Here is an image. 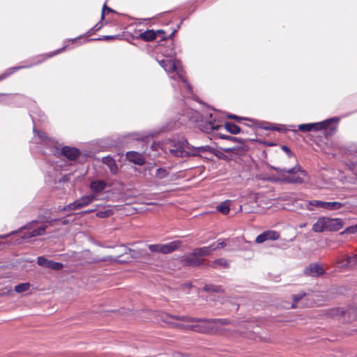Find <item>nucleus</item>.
<instances>
[{
    "label": "nucleus",
    "mask_w": 357,
    "mask_h": 357,
    "mask_svg": "<svg viewBox=\"0 0 357 357\" xmlns=\"http://www.w3.org/2000/svg\"><path fill=\"white\" fill-rule=\"evenodd\" d=\"M29 115L33 123V132H37L42 141V144L46 147L45 154H52L59 158L63 156L68 160H75L79 155L80 151L75 147L68 146H63L60 149L59 144L55 140L50 138L45 132H39L36 129V123L37 121L44 122L45 121V114L39 109H36L30 112Z\"/></svg>",
    "instance_id": "nucleus-1"
},
{
    "label": "nucleus",
    "mask_w": 357,
    "mask_h": 357,
    "mask_svg": "<svg viewBox=\"0 0 357 357\" xmlns=\"http://www.w3.org/2000/svg\"><path fill=\"white\" fill-rule=\"evenodd\" d=\"M196 322L199 324L188 326V328L197 333L213 335L220 333L223 331L222 326L228 325L231 321L228 319L198 318Z\"/></svg>",
    "instance_id": "nucleus-2"
},
{
    "label": "nucleus",
    "mask_w": 357,
    "mask_h": 357,
    "mask_svg": "<svg viewBox=\"0 0 357 357\" xmlns=\"http://www.w3.org/2000/svg\"><path fill=\"white\" fill-rule=\"evenodd\" d=\"M190 146L186 138L181 137L168 139L164 149L172 157L189 158Z\"/></svg>",
    "instance_id": "nucleus-3"
},
{
    "label": "nucleus",
    "mask_w": 357,
    "mask_h": 357,
    "mask_svg": "<svg viewBox=\"0 0 357 357\" xmlns=\"http://www.w3.org/2000/svg\"><path fill=\"white\" fill-rule=\"evenodd\" d=\"M337 121V118H333L317 123L301 124L298 130L303 132L323 130L324 135L328 137L335 134L337 127L334 121Z\"/></svg>",
    "instance_id": "nucleus-4"
},
{
    "label": "nucleus",
    "mask_w": 357,
    "mask_h": 357,
    "mask_svg": "<svg viewBox=\"0 0 357 357\" xmlns=\"http://www.w3.org/2000/svg\"><path fill=\"white\" fill-rule=\"evenodd\" d=\"M158 63L167 73H176V74L172 77V78L175 80H181L186 85L188 90L189 91H192V87L190 84L187 82L185 78L182 75L183 69L180 61L177 59H163L158 60Z\"/></svg>",
    "instance_id": "nucleus-5"
},
{
    "label": "nucleus",
    "mask_w": 357,
    "mask_h": 357,
    "mask_svg": "<svg viewBox=\"0 0 357 357\" xmlns=\"http://www.w3.org/2000/svg\"><path fill=\"white\" fill-rule=\"evenodd\" d=\"M65 48H66V46L57 50L55 52H52L49 55H45V54L38 55L33 59V61H29L25 65L8 68L3 74L0 75V81L6 79V77H8V76L13 74L14 73L17 72L19 70L31 68L34 66L40 64L44 61H45L47 58L52 57L53 56L56 55L59 53L62 52L65 50Z\"/></svg>",
    "instance_id": "nucleus-6"
},
{
    "label": "nucleus",
    "mask_w": 357,
    "mask_h": 357,
    "mask_svg": "<svg viewBox=\"0 0 357 357\" xmlns=\"http://www.w3.org/2000/svg\"><path fill=\"white\" fill-rule=\"evenodd\" d=\"M181 245V241H174L165 244H150L148 245V248L149 250L153 253H161L167 255L172 253L178 249Z\"/></svg>",
    "instance_id": "nucleus-7"
},
{
    "label": "nucleus",
    "mask_w": 357,
    "mask_h": 357,
    "mask_svg": "<svg viewBox=\"0 0 357 357\" xmlns=\"http://www.w3.org/2000/svg\"><path fill=\"white\" fill-rule=\"evenodd\" d=\"M214 149L208 145L194 146L190 144L189 157H201L208 158V154H211Z\"/></svg>",
    "instance_id": "nucleus-8"
},
{
    "label": "nucleus",
    "mask_w": 357,
    "mask_h": 357,
    "mask_svg": "<svg viewBox=\"0 0 357 357\" xmlns=\"http://www.w3.org/2000/svg\"><path fill=\"white\" fill-rule=\"evenodd\" d=\"M221 126L217 121L212 114L209 115L208 119L202 120L199 123L200 129L206 133H211L215 130H218Z\"/></svg>",
    "instance_id": "nucleus-9"
},
{
    "label": "nucleus",
    "mask_w": 357,
    "mask_h": 357,
    "mask_svg": "<svg viewBox=\"0 0 357 357\" xmlns=\"http://www.w3.org/2000/svg\"><path fill=\"white\" fill-rule=\"evenodd\" d=\"M218 135L219 138H220V139H227V140H229L231 142H238L242 144V146H234V147H231V148H222V149L223 151H225L226 153H231V152H234V151H237V150H241V151L245 150V144L247 141L246 139L236 137H232L230 135H224V134H221V133H218Z\"/></svg>",
    "instance_id": "nucleus-10"
},
{
    "label": "nucleus",
    "mask_w": 357,
    "mask_h": 357,
    "mask_svg": "<svg viewBox=\"0 0 357 357\" xmlns=\"http://www.w3.org/2000/svg\"><path fill=\"white\" fill-rule=\"evenodd\" d=\"M37 263L41 267L56 271L61 270L63 267V264L47 259V258L43 256L38 257Z\"/></svg>",
    "instance_id": "nucleus-11"
},
{
    "label": "nucleus",
    "mask_w": 357,
    "mask_h": 357,
    "mask_svg": "<svg viewBox=\"0 0 357 357\" xmlns=\"http://www.w3.org/2000/svg\"><path fill=\"white\" fill-rule=\"evenodd\" d=\"M303 273L307 276L318 278L324 274L325 271L319 264L312 263L305 267Z\"/></svg>",
    "instance_id": "nucleus-12"
},
{
    "label": "nucleus",
    "mask_w": 357,
    "mask_h": 357,
    "mask_svg": "<svg viewBox=\"0 0 357 357\" xmlns=\"http://www.w3.org/2000/svg\"><path fill=\"white\" fill-rule=\"evenodd\" d=\"M279 238V232L274 230H266L257 236L255 242L257 243H262L267 241H275Z\"/></svg>",
    "instance_id": "nucleus-13"
},
{
    "label": "nucleus",
    "mask_w": 357,
    "mask_h": 357,
    "mask_svg": "<svg viewBox=\"0 0 357 357\" xmlns=\"http://www.w3.org/2000/svg\"><path fill=\"white\" fill-rule=\"evenodd\" d=\"M181 263L184 266L197 267L202 265V261L199 259L196 255L194 254V251L183 257L181 259Z\"/></svg>",
    "instance_id": "nucleus-14"
},
{
    "label": "nucleus",
    "mask_w": 357,
    "mask_h": 357,
    "mask_svg": "<svg viewBox=\"0 0 357 357\" xmlns=\"http://www.w3.org/2000/svg\"><path fill=\"white\" fill-rule=\"evenodd\" d=\"M344 222L341 218H331L326 217V231H336L343 227Z\"/></svg>",
    "instance_id": "nucleus-15"
},
{
    "label": "nucleus",
    "mask_w": 357,
    "mask_h": 357,
    "mask_svg": "<svg viewBox=\"0 0 357 357\" xmlns=\"http://www.w3.org/2000/svg\"><path fill=\"white\" fill-rule=\"evenodd\" d=\"M107 186V183L105 180L96 179L93 180L90 183V189L92 191L91 194L97 195L102 192Z\"/></svg>",
    "instance_id": "nucleus-16"
},
{
    "label": "nucleus",
    "mask_w": 357,
    "mask_h": 357,
    "mask_svg": "<svg viewBox=\"0 0 357 357\" xmlns=\"http://www.w3.org/2000/svg\"><path fill=\"white\" fill-rule=\"evenodd\" d=\"M126 158L130 161L135 165H143L145 164V159L142 154L131 151L126 153Z\"/></svg>",
    "instance_id": "nucleus-17"
},
{
    "label": "nucleus",
    "mask_w": 357,
    "mask_h": 357,
    "mask_svg": "<svg viewBox=\"0 0 357 357\" xmlns=\"http://www.w3.org/2000/svg\"><path fill=\"white\" fill-rule=\"evenodd\" d=\"M304 177L300 174L287 175L281 178L282 181L287 183L301 184L304 183Z\"/></svg>",
    "instance_id": "nucleus-18"
},
{
    "label": "nucleus",
    "mask_w": 357,
    "mask_h": 357,
    "mask_svg": "<svg viewBox=\"0 0 357 357\" xmlns=\"http://www.w3.org/2000/svg\"><path fill=\"white\" fill-rule=\"evenodd\" d=\"M325 204L326 202L320 201V200H308L305 201L303 204V208H305L308 211H312L314 210V208H325Z\"/></svg>",
    "instance_id": "nucleus-19"
},
{
    "label": "nucleus",
    "mask_w": 357,
    "mask_h": 357,
    "mask_svg": "<svg viewBox=\"0 0 357 357\" xmlns=\"http://www.w3.org/2000/svg\"><path fill=\"white\" fill-rule=\"evenodd\" d=\"M312 231L316 233H321L326 231V217H320L312 225Z\"/></svg>",
    "instance_id": "nucleus-20"
},
{
    "label": "nucleus",
    "mask_w": 357,
    "mask_h": 357,
    "mask_svg": "<svg viewBox=\"0 0 357 357\" xmlns=\"http://www.w3.org/2000/svg\"><path fill=\"white\" fill-rule=\"evenodd\" d=\"M102 162L106 165L112 174H116L118 172V166L115 160L109 156H105L102 158Z\"/></svg>",
    "instance_id": "nucleus-21"
},
{
    "label": "nucleus",
    "mask_w": 357,
    "mask_h": 357,
    "mask_svg": "<svg viewBox=\"0 0 357 357\" xmlns=\"http://www.w3.org/2000/svg\"><path fill=\"white\" fill-rule=\"evenodd\" d=\"M193 251L194 254L199 258L200 257L210 255L214 251V248H213V245H210L208 246L195 248Z\"/></svg>",
    "instance_id": "nucleus-22"
},
{
    "label": "nucleus",
    "mask_w": 357,
    "mask_h": 357,
    "mask_svg": "<svg viewBox=\"0 0 357 357\" xmlns=\"http://www.w3.org/2000/svg\"><path fill=\"white\" fill-rule=\"evenodd\" d=\"M95 200H98V196L94 194L84 195L78 199L79 204L81 208L89 205Z\"/></svg>",
    "instance_id": "nucleus-23"
},
{
    "label": "nucleus",
    "mask_w": 357,
    "mask_h": 357,
    "mask_svg": "<svg viewBox=\"0 0 357 357\" xmlns=\"http://www.w3.org/2000/svg\"><path fill=\"white\" fill-rule=\"evenodd\" d=\"M137 39L140 38L146 42L153 40L156 38V33L152 29L146 30V31L141 33L138 36L136 37Z\"/></svg>",
    "instance_id": "nucleus-24"
},
{
    "label": "nucleus",
    "mask_w": 357,
    "mask_h": 357,
    "mask_svg": "<svg viewBox=\"0 0 357 357\" xmlns=\"http://www.w3.org/2000/svg\"><path fill=\"white\" fill-rule=\"evenodd\" d=\"M79 208H81V207H80V205L79 204L78 199H76L73 203H70L65 206H63V207L59 206L56 209V212H64V211H75V210H77Z\"/></svg>",
    "instance_id": "nucleus-25"
},
{
    "label": "nucleus",
    "mask_w": 357,
    "mask_h": 357,
    "mask_svg": "<svg viewBox=\"0 0 357 357\" xmlns=\"http://www.w3.org/2000/svg\"><path fill=\"white\" fill-rule=\"evenodd\" d=\"M300 174L303 176H307V173L305 170L303 169L300 165H296L292 168L286 169L285 168V174L291 175Z\"/></svg>",
    "instance_id": "nucleus-26"
},
{
    "label": "nucleus",
    "mask_w": 357,
    "mask_h": 357,
    "mask_svg": "<svg viewBox=\"0 0 357 357\" xmlns=\"http://www.w3.org/2000/svg\"><path fill=\"white\" fill-rule=\"evenodd\" d=\"M209 266L213 268H218L219 266L229 268V264L227 259L224 258H219L212 261Z\"/></svg>",
    "instance_id": "nucleus-27"
},
{
    "label": "nucleus",
    "mask_w": 357,
    "mask_h": 357,
    "mask_svg": "<svg viewBox=\"0 0 357 357\" xmlns=\"http://www.w3.org/2000/svg\"><path fill=\"white\" fill-rule=\"evenodd\" d=\"M225 128L232 135H237L241 132V128L232 122H226Z\"/></svg>",
    "instance_id": "nucleus-28"
},
{
    "label": "nucleus",
    "mask_w": 357,
    "mask_h": 357,
    "mask_svg": "<svg viewBox=\"0 0 357 357\" xmlns=\"http://www.w3.org/2000/svg\"><path fill=\"white\" fill-rule=\"evenodd\" d=\"M344 204L339 202H326L325 208L328 211H336L341 208Z\"/></svg>",
    "instance_id": "nucleus-29"
},
{
    "label": "nucleus",
    "mask_w": 357,
    "mask_h": 357,
    "mask_svg": "<svg viewBox=\"0 0 357 357\" xmlns=\"http://www.w3.org/2000/svg\"><path fill=\"white\" fill-rule=\"evenodd\" d=\"M356 310H357V308L356 309L351 308L346 312V311L343 310L342 309L337 307V308L332 309L331 310L330 314H331V316H333V317L342 316V315H345L347 313L351 314L353 312L356 311Z\"/></svg>",
    "instance_id": "nucleus-30"
},
{
    "label": "nucleus",
    "mask_w": 357,
    "mask_h": 357,
    "mask_svg": "<svg viewBox=\"0 0 357 357\" xmlns=\"http://www.w3.org/2000/svg\"><path fill=\"white\" fill-rule=\"evenodd\" d=\"M204 291L206 292H215V293H222L223 292V289L221 286L215 285L212 284H206L203 287Z\"/></svg>",
    "instance_id": "nucleus-31"
},
{
    "label": "nucleus",
    "mask_w": 357,
    "mask_h": 357,
    "mask_svg": "<svg viewBox=\"0 0 357 357\" xmlns=\"http://www.w3.org/2000/svg\"><path fill=\"white\" fill-rule=\"evenodd\" d=\"M38 221V220H33L31 222H29L28 224H26V225H24V227H22L20 229H19L18 230H16V231H11L10 233L8 234H6V235H3V236H1L0 237L1 238H6V237H8L10 236V235L12 234H17V232H19V231L22 230V229H31L33 228V227L35 225V224H36Z\"/></svg>",
    "instance_id": "nucleus-32"
},
{
    "label": "nucleus",
    "mask_w": 357,
    "mask_h": 357,
    "mask_svg": "<svg viewBox=\"0 0 357 357\" xmlns=\"http://www.w3.org/2000/svg\"><path fill=\"white\" fill-rule=\"evenodd\" d=\"M216 210L224 215L228 214L230 211L229 202L225 201L221 202L218 206H217Z\"/></svg>",
    "instance_id": "nucleus-33"
},
{
    "label": "nucleus",
    "mask_w": 357,
    "mask_h": 357,
    "mask_svg": "<svg viewBox=\"0 0 357 357\" xmlns=\"http://www.w3.org/2000/svg\"><path fill=\"white\" fill-rule=\"evenodd\" d=\"M167 316L172 319H174L176 320L183 321H186V322H196L197 320H198V318L192 317H190V316H176V315H169V314H167Z\"/></svg>",
    "instance_id": "nucleus-34"
},
{
    "label": "nucleus",
    "mask_w": 357,
    "mask_h": 357,
    "mask_svg": "<svg viewBox=\"0 0 357 357\" xmlns=\"http://www.w3.org/2000/svg\"><path fill=\"white\" fill-rule=\"evenodd\" d=\"M114 213L113 210L112 209H105L102 208L97 211L96 216L100 218H106L112 215Z\"/></svg>",
    "instance_id": "nucleus-35"
},
{
    "label": "nucleus",
    "mask_w": 357,
    "mask_h": 357,
    "mask_svg": "<svg viewBox=\"0 0 357 357\" xmlns=\"http://www.w3.org/2000/svg\"><path fill=\"white\" fill-rule=\"evenodd\" d=\"M30 286L31 284L29 282L20 283L15 287V291L17 293H23L28 291Z\"/></svg>",
    "instance_id": "nucleus-36"
},
{
    "label": "nucleus",
    "mask_w": 357,
    "mask_h": 357,
    "mask_svg": "<svg viewBox=\"0 0 357 357\" xmlns=\"http://www.w3.org/2000/svg\"><path fill=\"white\" fill-rule=\"evenodd\" d=\"M345 266L351 268L357 266V256L354 255L351 257H347L346 259Z\"/></svg>",
    "instance_id": "nucleus-37"
},
{
    "label": "nucleus",
    "mask_w": 357,
    "mask_h": 357,
    "mask_svg": "<svg viewBox=\"0 0 357 357\" xmlns=\"http://www.w3.org/2000/svg\"><path fill=\"white\" fill-rule=\"evenodd\" d=\"M177 31L176 29H174L171 34L169 36H165V31L162 29H159L155 31L156 33V36L159 35L161 37L162 40H167V38H172V36L175 34V33Z\"/></svg>",
    "instance_id": "nucleus-38"
},
{
    "label": "nucleus",
    "mask_w": 357,
    "mask_h": 357,
    "mask_svg": "<svg viewBox=\"0 0 357 357\" xmlns=\"http://www.w3.org/2000/svg\"><path fill=\"white\" fill-rule=\"evenodd\" d=\"M258 127L266 130H278L279 132H284L286 130L284 128L274 125L265 126L260 124L258 126Z\"/></svg>",
    "instance_id": "nucleus-39"
},
{
    "label": "nucleus",
    "mask_w": 357,
    "mask_h": 357,
    "mask_svg": "<svg viewBox=\"0 0 357 357\" xmlns=\"http://www.w3.org/2000/svg\"><path fill=\"white\" fill-rule=\"evenodd\" d=\"M169 175L168 171L165 169L160 167L157 169L155 176L159 179H162L166 178Z\"/></svg>",
    "instance_id": "nucleus-40"
},
{
    "label": "nucleus",
    "mask_w": 357,
    "mask_h": 357,
    "mask_svg": "<svg viewBox=\"0 0 357 357\" xmlns=\"http://www.w3.org/2000/svg\"><path fill=\"white\" fill-rule=\"evenodd\" d=\"M305 295L306 294L305 292H299L298 294H293L292 295V299H293L292 307H295L294 305L296 303H298V301H300Z\"/></svg>",
    "instance_id": "nucleus-41"
},
{
    "label": "nucleus",
    "mask_w": 357,
    "mask_h": 357,
    "mask_svg": "<svg viewBox=\"0 0 357 357\" xmlns=\"http://www.w3.org/2000/svg\"><path fill=\"white\" fill-rule=\"evenodd\" d=\"M357 232V224L355 225L349 226L347 227L344 231H342L340 234L343 235L344 234H355Z\"/></svg>",
    "instance_id": "nucleus-42"
},
{
    "label": "nucleus",
    "mask_w": 357,
    "mask_h": 357,
    "mask_svg": "<svg viewBox=\"0 0 357 357\" xmlns=\"http://www.w3.org/2000/svg\"><path fill=\"white\" fill-rule=\"evenodd\" d=\"M38 236V232H37L36 229H33L31 231L25 232L24 234V235L22 236V238L24 239V240L29 239L31 238L36 237V236Z\"/></svg>",
    "instance_id": "nucleus-43"
},
{
    "label": "nucleus",
    "mask_w": 357,
    "mask_h": 357,
    "mask_svg": "<svg viewBox=\"0 0 357 357\" xmlns=\"http://www.w3.org/2000/svg\"><path fill=\"white\" fill-rule=\"evenodd\" d=\"M140 258L139 259L148 261L151 259V254L146 250L140 249Z\"/></svg>",
    "instance_id": "nucleus-44"
},
{
    "label": "nucleus",
    "mask_w": 357,
    "mask_h": 357,
    "mask_svg": "<svg viewBox=\"0 0 357 357\" xmlns=\"http://www.w3.org/2000/svg\"><path fill=\"white\" fill-rule=\"evenodd\" d=\"M211 245H213L214 250H218V249L225 248L227 244L224 240L219 239L218 243L217 244H215V243H213Z\"/></svg>",
    "instance_id": "nucleus-45"
},
{
    "label": "nucleus",
    "mask_w": 357,
    "mask_h": 357,
    "mask_svg": "<svg viewBox=\"0 0 357 357\" xmlns=\"http://www.w3.org/2000/svg\"><path fill=\"white\" fill-rule=\"evenodd\" d=\"M117 38H118L117 36H104L102 37H100V38H91V39H90V40H113V39H115Z\"/></svg>",
    "instance_id": "nucleus-46"
},
{
    "label": "nucleus",
    "mask_w": 357,
    "mask_h": 357,
    "mask_svg": "<svg viewBox=\"0 0 357 357\" xmlns=\"http://www.w3.org/2000/svg\"><path fill=\"white\" fill-rule=\"evenodd\" d=\"M129 253L133 259H139L140 258V249L139 250H132L129 249Z\"/></svg>",
    "instance_id": "nucleus-47"
},
{
    "label": "nucleus",
    "mask_w": 357,
    "mask_h": 357,
    "mask_svg": "<svg viewBox=\"0 0 357 357\" xmlns=\"http://www.w3.org/2000/svg\"><path fill=\"white\" fill-rule=\"evenodd\" d=\"M102 27V24L100 23L96 24L93 28L86 33V36H90L92 31H96L100 30Z\"/></svg>",
    "instance_id": "nucleus-48"
},
{
    "label": "nucleus",
    "mask_w": 357,
    "mask_h": 357,
    "mask_svg": "<svg viewBox=\"0 0 357 357\" xmlns=\"http://www.w3.org/2000/svg\"><path fill=\"white\" fill-rule=\"evenodd\" d=\"M42 222L50 223L51 225H53L54 222L59 221V219H52L50 217H44V219L41 220Z\"/></svg>",
    "instance_id": "nucleus-49"
},
{
    "label": "nucleus",
    "mask_w": 357,
    "mask_h": 357,
    "mask_svg": "<svg viewBox=\"0 0 357 357\" xmlns=\"http://www.w3.org/2000/svg\"><path fill=\"white\" fill-rule=\"evenodd\" d=\"M211 154L215 155L220 159H223V158H226V155L224 153H221L219 151L215 150V149H214V151H212Z\"/></svg>",
    "instance_id": "nucleus-50"
},
{
    "label": "nucleus",
    "mask_w": 357,
    "mask_h": 357,
    "mask_svg": "<svg viewBox=\"0 0 357 357\" xmlns=\"http://www.w3.org/2000/svg\"><path fill=\"white\" fill-rule=\"evenodd\" d=\"M271 168L280 174L282 176V178L284 177V174H285V168H280L276 167H271Z\"/></svg>",
    "instance_id": "nucleus-51"
},
{
    "label": "nucleus",
    "mask_w": 357,
    "mask_h": 357,
    "mask_svg": "<svg viewBox=\"0 0 357 357\" xmlns=\"http://www.w3.org/2000/svg\"><path fill=\"white\" fill-rule=\"evenodd\" d=\"M46 228H47L46 226L42 225L39 228L36 229L38 232V236L44 235L45 234Z\"/></svg>",
    "instance_id": "nucleus-52"
},
{
    "label": "nucleus",
    "mask_w": 357,
    "mask_h": 357,
    "mask_svg": "<svg viewBox=\"0 0 357 357\" xmlns=\"http://www.w3.org/2000/svg\"><path fill=\"white\" fill-rule=\"evenodd\" d=\"M227 116L229 119H235V120H236L238 121H240L241 119V117H239V116H238L236 115H234V114H228Z\"/></svg>",
    "instance_id": "nucleus-53"
},
{
    "label": "nucleus",
    "mask_w": 357,
    "mask_h": 357,
    "mask_svg": "<svg viewBox=\"0 0 357 357\" xmlns=\"http://www.w3.org/2000/svg\"><path fill=\"white\" fill-rule=\"evenodd\" d=\"M282 149L284 152H286V153H287L289 156L291 155V151L290 149H289L288 146H285V145H283V146H282Z\"/></svg>",
    "instance_id": "nucleus-54"
},
{
    "label": "nucleus",
    "mask_w": 357,
    "mask_h": 357,
    "mask_svg": "<svg viewBox=\"0 0 357 357\" xmlns=\"http://www.w3.org/2000/svg\"><path fill=\"white\" fill-rule=\"evenodd\" d=\"M109 7L107 6L106 3H105L102 6V13H101V19L103 20L105 18V13Z\"/></svg>",
    "instance_id": "nucleus-55"
},
{
    "label": "nucleus",
    "mask_w": 357,
    "mask_h": 357,
    "mask_svg": "<svg viewBox=\"0 0 357 357\" xmlns=\"http://www.w3.org/2000/svg\"><path fill=\"white\" fill-rule=\"evenodd\" d=\"M61 221L62 225H66L69 224V220L66 218L59 219Z\"/></svg>",
    "instance_id": "nucleus-56"
},
{
    "label": "nucleus",
    "mask_w": 357,
    "mask_h": 357,
    "mask_svg": "<svg viewBox=\"0 0 357 357\" xmlns=\"http://www.w3.org/2000/svg\"><path fill=\"white\" fill-rule=\"evenodd\" d=\"M96 211V208H91V209H87L86 211H84V213H92V212H94Z\"/></svg>",
    "instance_id": "nucleus-57"
},
{
    "label": "nucleus",
    "mask_w": 357,
    "mask_h": 357,
    "mask_svg": "<svg viewBox=\"0 0 357 357\" xmlns=\"http://www.w3.org/2000/svg\"><path fill=\"white\" fill-rule=\"evenodd\" d=\"M169 56L172 57L176 55V52L174 50H172L170 53L168 54Z\"/></svg>",
    "instance_id": "nucleus-58"
},
{
    "label": "nucleus",
    "mask_w": 357,
    "mask_h": 357,
    "mask_svg": "<svg viewBox=\"0 0 357 357\" xmlns=\"http://www.w3.org/2000/svg\"><path fill=\"white\" fill-rule=\"evenodd\" d=\"M106 11H107L108 13H116V11L112 9L111 8H108Z\"/></svg>",
    "instance_id": "nucleus-59"
},
{
    "label": "nucleus",
    "mask_w": 357,
    "mask_h": 357,
    "mask_svg": "<svg viewBox=\"0 0 357 357\" xmlns=\"http://www.w3.org/2000/svg\"><path fill=\"white\" fill-rule=\"evenodd\" d=\"M185 120L183 119L182 121L180 123L181 124H183L185 123Z\"/></svg>",
    "instance_id": "nucleus-60"
},
{
    "label": "nucleus",
    "mask_w": 357,
    "mask_h": 357,
    "mask_svg": "<svg viewBox=\"0 0 357 357\" xmlns=\"http://www.w3.org/2000/svg\"><path fill=\"white\" fill-rule=\"evenodd\" d=\"M176 326H177L178 327H181V326H182V325H181V324H177Z\"/></svg>",
    "instance_id": "nucleus-61"
},
{
    "label": "nucleus",
    "mask_w": 357,
    "mask_h": 357,
    "mask_svg": "<svg viewBox=\"0 0 357 357\" xmlns=\"http://www.w3.org/2000/svg\"><path fill=\"white\" fill-rule=\"evenodd\" d=\"M77 38H74V39L73 40V41H75V40H77Z\"/></svg>",
    "instance_id": "nucleus-62"
}]
</instances>
